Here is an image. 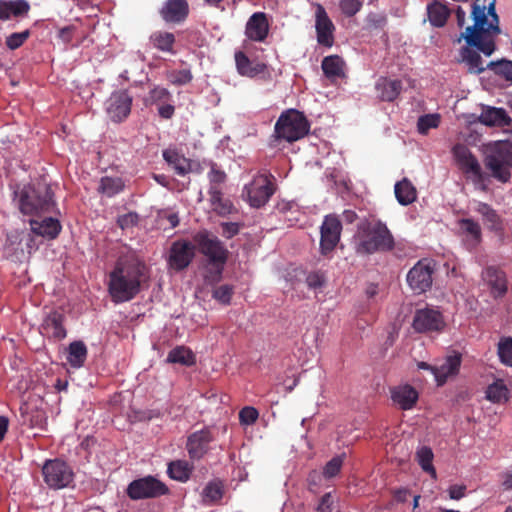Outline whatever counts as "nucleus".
<instances>
[{
	"label": "nucleus",
	"instance_id": "393cba45",
	"mask_svg": "<svg viewBox=\"0 0 512 512\" xmlns=\"http://www.w3.org/2000/svg\"><path fill=\"white\" fill-rule=\"evenodd\" d=\"M479 121L486 126L508 127L512 124V119L505 109L496 107H486L482 110Z\"/></svg>",
	"mask_w": 512,
	"mask_h": 512
},
{
	"label": "nucleus",
	"instance_id": "aec40b11",
	"mask_svg": "<svg viewBox=\"0 0 512 512\" xmlns=\"http://www.w3.org/2000/svg\"><path fill=\"white\" fill-rule=\"evenodd\" d=\"M482 279L490 288V293L494 298H502L507 293V276L499 266H487L482 271Z\"/></svg>",
	"mask_w": 512,
	"mask_h": 512
},
{
	"label": "nucleus",
	"instance_id": "338daca9",
	"mask_svg": "<svg viewBox=\"0 0 512 512\" xmlns=\"http://www.w3.org/2000/svg\"><path fill=\"white\" fill-rule=\"evenodd\" d=\"M74 26H66L59 30L58 37L64 42L69 43L73 38Z\"/></svg>",
	"mask_w": 512,
	"mask_h": 512
},
{
	"label": "nucleus",
	"instance_id": "79ce46f5",
	"mask_svg": "<svg viewBox=\"0 0 512 512\" xmlns=\"http://www.w3.org/2000/svg\"><path fill=\"white\" fill-rule=\"evenodd\" d=\"M223 496L222 486L216 482L208 483L202 492L203 502L213 504L218 502Z\"/></svg>",
	"mask_w": 512,
	"mask_h": 512
},
{
	"label": "nucleus",
	"instance_id": "7ed1b4c3",
	"mask_svg": "<svg viewBox=\"0 0 512 512\" xmlns=\"http://www.w3.org/2000/svg\"><path fill=\"white\" fill-rule=\"evenodd\" d=\"M353 247L360 256L372 255L377 252H388L394 249V237L387 225L379 219L362 220L357 225L353 236Z\"/></svg>",
	"mask_w": 512,
	"mask_h": 512
},
{
	"label": "nucleus",
	"instance_id": "9d476101",
	"mask_svg": "<svg viewBox=\"0 0 512 512\" xmlns=\"http://www.w3.org/2000/svg\"><path fill=\"white\" fill-rule=\"evenodd\" d=\"M45 483L51 489H62L69 486L74 478L72 468L60 459L47 460L42 467Z\"/></svg>",
	"mask_w": 512,
	"mask_h": 512
},
{
	"label": "nucleus",
	"instance_id": "f704fd0d",
	"mask_svg": "<svg viewBox=\"0 0 512 512\" xmlns=\"http://www.w3.org/2000/svg\"><path fill=\"white\" fill-rule=\"evenodd\" d=\"M194 467L186 460H175L168 464L167 473L170 478L186 482L193 471Z\"/></svg>",
	"mask_w": 512,
	"mask_h": 512
},
{
	"label": "nucleus",
	"instance_id": "f3484780",
	"mask_svg": "<svg viewBox=\"0 0 512 512\" xmlns=\"http://www.w3.org/2000/svg\"><path fill=\"white\" fill-rule=\"evenodd\" d=\"M66 316L61 310H51L47 313L40 325V333L55 341H60L67 336L65 328Z\"/></svg>",
	"mask_w": 512,
	"mask_h": 512
},
{
	"label": "nucleus",
	"instance_id": "3c124183",
	"mask_svg": "<svg viewBox=\"0 0 512 512\" xmlns=\"http://www.w3.org/2000/svg\"><path fill=\"white\" fill-rule=\"evenodd\" d=\"M233 295V287L228 284L221 285L216 287L213 290V298L219 301L222 304H229Z\"/></svg>",
	"mask_w": 512,
	"mask_h": 512
},
{
	"label": "nucleus",
	"instance_id": "72a5a7b5",
	"mask_svg": "<svg viewBox=\"0 0 512 512\" xmlns=\"http://www.w3.org/2000/svg\"><path fill=\"white\" fill-rule=\"evenodd\" d=\"M88 355L85 343L81 340L73 341L68 346L67 362L73 368H80L84 365Z\"/></svg>",
	"mask_w": 512,
	"mask_h": 512
},
{
	"label": "nucleus",
	"instance_id": "13d9d810",
	"mask_svg": "<svg viewBox=\"0 0 512 512\" xmlns=\"http://www.w3.org/2000/svg\"><path fill=\"white\" fill-rule=\"evenodd\" d=\"M222 235L230 239L239 233V225L234 222H225L221 224Z\"/></svg>",
	"mask_w": 512,
	"mask_h": 512
},
{
	"label": "nucleus",
	"instance_id": "cd10ccee",
	"mask_svg": "<svg viewBox=\"0 0 512 512\" xmlns=\"http://www.w3.org/2000/svg\"><path fill=\"white\" fill-rule=\"evenodd\" d=\"M29 223L33 233L48 239H55L61 231L60 222L52 217H46L41 221L30 219Z\"/></svg>",
	"mask_w": 512,
	"mask_h": 512
},
{
	"label": "nucleus",
	"instance_id": "f8f14e48",
	"mask_svg": "<svg viewBox=\"0 0 512 512\" xmlns=\"http://www.w3.org/2000/svg\"><path fill=\"white\" fill-rule=\"evenodd\" d=\"M434 268L433 260L426 258L419 260L407 274V282L411 289L417 293H423L430 289Z\"/></svg>",
	"mask_w": 512,
	"mask_h": 512
},
{
	"label": "nucleus",
	"instance_id": "e2e57ef3",
	"mask_svg": "<svg viewBox=\"0 0 512 512\" xmlns=\"http://www.w3.org/2000/svg\"><path fill=\"white\" fill-rule=\"evenodd\" d=\"M212 209L221 216L227 215L232 210V204L228 200H221L219 204H216Z\"/></svg>",
	"mask_w": 512,
	"mask_h": 512
},
{
	"label": "nucleus",
	"instance_id": "c03bdc74",
	"mask_svg": "<svg viewBox=\"0 0 512 512\" xmlns=\"http://www.w3.org/2000/svg\"><path fill=\"white\" fill-rule=\"evenodd\" d=\"M477 212L482 215L483 220L489 225L490 228H496L500 219L496 211L486 203H479Z\"/></svg>",
	"mask_w": 512,
	"mask_h": 512
},
{
	"label": "nucleus",
	"instance_id": "680f3d73",
	"mask_svg": "<svg viewBox=\"0 0 512 512\" xmlns=\"http://www.w3.org/2000/svg\"><path fill=\"white\" fill-rule=\"evenodd\" d=\"M498 73L503 75L507 80L512 81V61L503 60L498 64Z\"/></svg>",
	"mask_w": 512,
	"mask_h": 512
},
{
	"label": "nucleus",
	"instance_id": "f257e3e1",
	"mask_svg": "<svg viewBox=\"0 0 512 512\" xmlns=\"http://www.w3.org/2000/svg\"><path fill=\"white\" fill-rule=\"evenodd\" d=\"M472 19L474 24L466 27L461 33L458 42L464 39L467 47L460 51L462 61L468 65L470 73L480 74L485 68L480 54L471 47L477 48L486 56H490L495 50L493 36L500 33L499 18L495 11V0H491L486 6L475 0L472 4Z\"/></svg>",
	"mask_w": 512,
	"mask_h": 512
},
{
	"label": "nucleus",
	"instance_id": "69168bd1",
	"mask_svg": "<svg viewBox=\"0 0 512 512\" xmlns=\"http://www.w3.org/2000/svg\"><path fill=\"white\" fill-rule=\"evenodd\" d=\"M208 194L210 196V204L213 207L216 204H219L221 200H223V194L219 187L213 186L209 187Z\"/></svg>",
	"mask_w": 512,
	"mask_h": 512
},
{
	"label": "nucleus",
	"instance_id": "423d86ee",
	"mask_svg": "<svg viewBox=\"0 0 512 512\" xmlns=\"http://www.w3.org/2000/svg\"><path fill=\"white\" fill-rule=\"evenodd\" d=\"M483 162L494 179L507 183L511 178L512 142L503 140L487 145Z\"/></svg>",
	"mask_w": 512,
	"mask_h": 512
},
{
	"label": "nucleus",
	"instance_id": "4d7b16f0",
	"mask_svg": "<svg viewBox=\"0 0 512 512\" xmlns=\"http://www.w3.org/2000/svg\"><path fill=\"white\" fill-rule=\"evenodd\" d=\"M318 512H332L333 511V499L331 493H325L318 504Z\"/></svg>",
	"mask_w": 512,
	"mask_h": 512
},
{
	"label": "nucleus",
	"instance_id": "0e129e2a",
	"mask_svg": "<svg viewBox=\"0 0 512 512\" xmlns=\"http://www.w3.org/2000/svg\"><path fill=\"white\" fill-rule=\"evenodd\" d=\"M466 486L464 485H452L449 487V497L453 500H459L464 497Z\"/></svg>",
	"mask_w": 512,
	"mask_h": 512
},
{
	"label": "nucleus",
	"instance_id": "b1692460",
	"mask_svg": "<svg viewBox=\"0 0 512 512\" xmlns=\"http://www.w3.org/2000/svg\"><path fill=\"white\" fill-rule=\"evenodd\" d=\"M461 355L455 353L447 356L440 364L433 368V375L439 386L446 383L448 377L454 376L459 372L461 366Z\"/></svg>",
	"mask_w": 512,
	"mask_h": 512
},
{
	"label": "nucleus",
	"instance_id": "4c0bfd02",
	"mask_svg": "<svg viewBox=\"0 0 512 512\" xmlns=\"http://www.w3.org/2000/svg\"><path fill=\"white\" fill-rule=\"evenodd\" d=\"M124 181L120 177H102L98 190L108 197H112L123 191Z\"/></svg>",
	"mask_w": 512,
	"mask_h": 512
},
{
	"label": "nucleus",
	"instance_id": "5fc2aeb1",
	"mask_svg": "<svg viewBox=\"0 0 512 512\" xmlns=\"http://www.w3.org/2000/svg\"><path fill=\"white\" fill-rule=\"evenodd\" d=\"M226 173L219 168L215 164L212 165L210 172L208 173V179L210 182V187L217 186L223 184L226 181Z\"/></svg>",
	"mask_w": 512,
	"mask_h": 512
},
{
	"label": "nucleus",
	"instance_id": "5701e85b",
	"mask_svg": "<svg viewBox=\"0 0 512 512\" xmlns=\"http://www.w3.org/2000/svg\"><path fill=\"white\" fill-rule=\"evenodd\" d=\"M269 32V23L263 12L254 13L247 21L245 34L252 41L262 42Z\"/></svg>",
	"mask_w": 512,
	"mask_h": 512
},
{
	"label": "nucleus",
	"instance_id": "6e6d98bb",
	"mask_svg": "<svg viewBox=\"0 0 512 512\" xmlns=\"http://www.w3.org/2000/svg\"><path fill=\"white\" fill-rule=\"evenodd\" d=\"M306 283L311 289L320 288L325 283V274L322 271L310 272L306 277Z\"/></svg>",
	"mask_w": 512,
	"mask_h": 512
},
{
	"label": "nucleus",
	"instance_id": "4be33fe9",
	"mask_svg": "<svg viewBox=\"0 0 512 512\" xmlns=\"http://www.w3.org/2000/svg\"><path fill=\"white\" fill-rule=\"evenodd\" d=\"M390 394L393 403L402 410L412 409L419 398V394L416 389L409 384L398 385L390 388Z\"/></svg>",
	"mask_w": 512,
	"mask_h": 512
},
{
	"label": "nucleus",
	"instance_id": "4468645a",
	"mask_svg": "<svg viewBox=\"0 0 512 512\" xmlns=\"http://www.w3.org/2000/svg\"><path fill=\"white\" fill-rule=\"evenodd\" d=\"M132 96L127 90L114 91L105 102V111L115 123L124 121L131 113Z\"/></svg>",
	"mask_w": 512,
	"mask_h": 512
},
{
	"label": "nucleus",
	"instance_id": "6e6552de",
	"mask_svg": "<svg viewBox=\"0 0 512 512\" xmlns=\"http://www.w3.org/2000/svg\"><path fill=\"white\" fill-rule=\"evenodd\" d=\"M126 494L131 500L158 498L169 494L168 486L154 476L148 475L129 483Z\"/></svg>",
	"mask_w": 512,
	"mask_h": 512
},
{
	"label": "nucleus",
	"instance_id": "58836bf2",
	"mask_svg": "<svg viewBox=\"0 0 512 512\" xmlns=\"http://www.w3.org/2000/svg\"><path fill=\"white\" fill-rule=\"evenodd\" d=\"M434 454L430 447L422 446L416 452V460L423 471L436 478V470L433 466Z\"/></svg>",
	"mask_w": 512,
	"mask_h": 512
},
{
	"label": "nucleus",
	"instance_id": "09e8293b",
	"mask_svg": "<svg viewBox=\"0 0 512 512\" xmlns=\"http://www.w3.org/2000/svg\"><path fill=\"white\" fill-rule=\"evenodd\" d=\"M362 0H340L339 7L342 13L347 17H353L362 8Z\"/></svg>",
	"mask_w": 512,
	"mask_h": 512
},
{
	"label": "nucleus",
	"instance_id": "49530a36",
	"mask_svg": "<svg viewBox=\"0 0 512 512\" xmlns=\"http://www.w3.org/2000/svg\"><path fill=\"white\" fill-rule=\"evenodd\" d=\"M30 37V31L15 32L6 37L5 44L10 50H16L21 47Z\"/></svg>",
	"mask_w": 512,
	"mask_h": 512
},
{
	"label": "nucleus",
	"instance_id": "a878e982",
	"mask_svg": "<svg viewBox=\"0 0 512 512\" xmlns=\"http://www.w3.org/2000/svg\"><path fill=\"white\" fill-rule=\"evenodd\" d=\"M30 11L27 0H0V20L7 21L13 17H25Z\"/></svg>",
	"mask_w": 512,
	"mask_h": 512
},
{
	"label": "nucleus",
	"instance_id": "9b49d317",
	"mask_svg": "<svg viewBox=\"0 0 512 512\" xmlns=\"http://www.w3.org/2000/svg\"><path fill=\"white\" fill-rule=\"evenodd\" d=\"M453 156L460 170L471 177L475 184H482L486 180V176L482 168L470 149L464 144H456L453 149Z\"/></svg>",
	"mask_w": 512,
	"mask_h": 512
},
{
	"label": "nucleus",
	"instance_id": "e433bc0d",
	"mask_svg": "<svg viewBox=\"0 0 512 512\" xmlns=\"http://www.w3.org/2000/svg\"><path fill=\"white\" fill-rule=\"evenodd\" d=\"M167 362L183 366H192L195 364L196 358L189 348L177 346L168 353Z\"/></svg>",
	"mask_w": 512,
	"mask_h": 512
},
{
	"label": "nucleus",
	"instance_id": "8fccbe9b",
	"mask_svg": "<svg viewBox=\"0 0 512 512\" xmlns=\"http://www.w3.org/2000/svg\"><path fill=\"white\" fill-rule=\"evenodd\" d=\"M168 79L174 85H185L192 81L193 75L189 69H181L172 71Z\"/></svg>",
	"mask_w": 512,
	"mask_h": 512
},
{
	"label": "nucleus",
	"instance_id": "412c9836",
	"mask_svg": "<svg viewBox=\"0 0 512 512\" xmlns=\"http://www.w3.org/2000/svg\"><path fill=\"white\" fill-rule=\"evenodd\" d=\"M315 17V28L318 43L325 47H331L334 43L333 32L335 30V27L333 22L329 18L326 10L320 4L317 5Z\"/></svg>",
	"mask_w": 512,
	"mask_h": 512
},
{
	"label": "nucleus",
	"instance_id": "39448f33",
	"mask_svg": "<svg viewBox=\"0 0 512 512\" xmlns=\"http://www.w3.org/2000/svg\"><path fill=\"white\" fill-rule=\"evenodd\" d=\"M193 242L195 248L203 254L211 268L209 273L205 276L209 282L219 281L224 269V264L227 260L228 251L223 243L207 230H202L193 235Z\"/></svg>",
	"mask_w": 512,
	"mask_h": 512
},
{
	"label": "nucleus",
	"instance_id": "a211bd4d",
	"mask_svg": "<svg viewBox=\"0 0 512 512\" xmlns=\"http://www.w3.org/2000/svg\"><path fill=\"white\" fill-rule=\"evenodd\" d=\"M194 250L195 246L186 240L173 242L168 258L169 266L176 271L185 269L194 258Z\"/></svg>",
	"mask_w": 512,
	"mask_h": 512
},
{
	"label": "nucleus",
	"instance_id": "bb28decb",
	"mask_svg": "<svg viewBox=\"0 0 512 512\" xmlns=\"http://www.w3.org/2000/svg\"><path fill=\"white\" fill-rule=\"evenodd\" d=\"M149 44L157 51L175 54V34L165 30H156L149 36Z\"/></svg>",
	"mask_w": 512,
	"mask_h": 512
},
{
	"label": "nucleus",
	"instance_id": "2f4dec72",
	"mask_svg": "<svg viewBox=\"0 0 512 512\" xmlns=\"http://www.w3.org/2000/svg\"><path fill=\"white\" fill-rule=\"evenodd\" d=\"M394 192L397 201L403 206L413 203L417 198V190L407 178L395 184Z\"/></svg>",
	"mask_w": 512,
	"mask_h": 512
},
{
	"label": "nucleus",
	"instance_id": "c85d7f7f",
	"mask_svg": "<svg viewBox=\"0 0 512 512\" xmlns=\"http://www.w3.org/2000/svg\"><path fill=\"white\" fill-rule=\"evenodd\" d=\"M163 158L179 176H185L191 171V161L180 154L177 150H164Z\"/></svg>",
	"mask_w": 512,
	"mask_h": 512
},
{
	"label": "nucleus",
	"instance_id": "1a4fd4ad",
	"mask_svg": "<svg viewBox=\"0 0 512 512\" xmlns=\"http://www.w3.org/2000/svg\"><path fill=\"white\" fill-rule=\"evenodd\" d=\"M276 190L275 177L268 174H258L245 186L249 204L254 208L264 206Z\"/></svg>",
	"mask_w": 512,
	"mask_h": 512
},
{
	"label": "nucleus",
	"instance_id": "ddd939ff",
	"mask_svg": "<svg viewBox=\"0 0 512 512\" xmlns=\"http://www.w3.org/2000/svg\"><path fill=\"white\" fill-rule=\"evenodd\" d=\"M342 223L338 216L329 214L324 217L320 227V253L324 256L331 253L340 241Z\"/></svg>",
	"mask_w": 512,
	"mask_h": 512
},
{
	"label": "nucleus",
	"instance_id": "0eeeda50",
	"mask_svg": "<svg viewBox=\"0 0 512 512\" xmlns=\"http://www.w3.org/2000/svg\"><path fill=\"white\" fill-rule=\"evenodd\" d=\"M310 130V123L304 113L296 109L282 112L274 127L277 139L292 143L305 137Z\"/></svg>",
	"mask_w": 512,
	"mask_h": 512
},
{
	"label": "nucleus",
	"instance_id": "774afa93",
	"mask_svg": "<svg viewBox=\"0 0 512 512\" xmlns=\"http://www.w3.org/2000/svg\"><path fill=\"white\" fill-rule=\"evenodd\" d=\"M409 494L410 493H409L408 489L400 488V489H397V490L394 491L393 497H394L395 501L400 502V503H404V502L407 501Z\"/></svg>",
	"mask_w": 512,
	"mask_h": 512
},
{
	"label": "nucleus",
	"instance_id": "a18cd8bd",
	"mask_svg": "<svg viewBox=\"0 0 512 512\" xmlns=\"http://www.w3.org/2000/svg\"><path fill=\"white\" fill-rule=\"evenodd\" d=\"M344 458L345 454L343 453L342 455L335 456L328 461L323 469L324 477L329 479L336 476L342 468Z\"/></svg>",
	"mask_w": 512,
	"mask_h": 512
},
{
	"label": "nucleus",
	"instance_id": "473e14b6",
	"mask_svg": "<svg viewBox=\"0 0 512 512\" xmlns=\"http://www.w3.org/2000/svg\"><path fill=\"white\" fill-rule=\"evenodd\" d=\"M450 13L451 10L439 1H434L427 6L428 20L434 27H443L446 24Z\"/></svg>",
	"mask_w": 512,
	"mask_h": 512
},
{
	"label": "nucleus",
	"instance_id": "f03ea898",
	"mask_svg": "<svg viewBox=\"0 0 512 512\" xmlns=\"http://www.w3.org/2000/svg\"><path fill=\"white\" fill-rule=\"evenodd\" d=\"M146 266L139 260L119 259L109 274L108 291L115 303L132 300L147 277Z\"/></svg>",
	"mask_w": 512,
	"mask_h": 512
},
{
	"label": "nucleus",
	"instance_id": "7c9ffc66",
	"mask_svg": "<svg viewBox=\"0 0 512 512\" xmlns=\"http://www.w3.org/2000/svg\"><path fill=\"white\" fill-rule=\"evenodd\" d=\"M235 62L238 72L243 76L254 77L263 73L266 69V65L264 64H253V62L242 51L235 53Z\"/></svg>",
	"mask_w": 512,
	"mask_h": 512
},
{
	"label": "nucleus",
	"instance_id": "c756f323",
	"mask_svg": "<svg viewBox=\"0 0 512 512\" xmlns=\"http://www.w3.org/2000/svg\"><path fill=\"white\" fill-rule=\"evenodd\" d=\"M379 97L383 101H394L402 91V82L397 79L381 78L376 84Z\"/></svg>",
	"mask_w": 512,
	"mask_h": 512
},
{
	"label": "nucleus",
	"instance_id": "a19ab883",
	"mask_svg": "<svg viewBox=\"0 0 512 512\" xmlns=\"http://www.w3.org/2000/svg\"><path fill=\"white\" fill-rule=\"evenodd\" d=\"M172 95L168 89L160 86H154L148 93L145 99L146 105H160L162 103L170 102Z\"/></svg>",
	"mask_w": 512,
	"mask_h": 512
},
{
	"label": "nucleus",
	"instance_id": "603ef678",
	"mask_svg": "<svg viewBox=\"0 0 512 512\" xmlns=\"http://www.w3.org/2000/svg\"><path fill=\"white\" fill-rule=\"evenodd\" d=\"M461 229L469 234L475 241H480L481 229L480 225L472 219H462L460 221Z\"/></svg>",
	"mask_w": 512,
	"mask_h": 512
},
{
	"label": "nucleus",
	"instance_id": "20e7f679",
	"mask_svg": "<svg viewBox=\"0 0 512 512\" xmlns=\"http://www.w3.org/2000/svg\"><path fill=\"white\" fill-rule=\"evenodd\" d=\"M13 200L19 211L27 216L51 213L56 207L54 193L50 185L43 180L17 186Z\"/></svg>",
	"mask_w": 512,
	"mask_h": 512
},
{
	"label": "nucleus",
	"instance_id": "2eb2a0df",
	"mask_svg": "<svg viewBox=\"0 0 512 512\" xmlns=\"http://www.w3.org/2000/svg\"><path fill=\"white\" fill-rule=\"evenodd\" d=\"M412 326L419 333L441 332L445 327V321L440 311L424 308L415 312Z\"/></svg>",
	"mask_w": 512,
	"mask_h": 512
},
{
	"label": "nucleus",
	"instance_id": "dca6fc26",
	"mask_svg": "<svg viewBox=\"0 0 512 512\" xmlns=\"http://www.w3.org/2000/svg\"><path fill=\"white\" fill-rule=\"evenodd\" d=\"M213 441L214 436L209 427L191 433L186 442V449L190 459H202L210 450V443Z\"/></svg>",
	"mask_w": 512,
	"mask_h": 512
},
{
	"label": "nucleus",
	"instance_id": "c9c22d12",
	"mask_svg": "<svg viewBox=\"0 0 512 512\" xmlns=\"http://www.w3.org/2000/svg\"><path fill=\"white\" fill-rule=\"evenodd\" d=\"M344 61L338 55H330L322 60V70L326 77L335 78L344 76Z\"/></svg>",
	"mask_w": 512,
	"mask_h": 512
},
{
	"label": "nucleus",
	"instance_id": "ea45409f",
	"mask_svg": "<svg viewBox=\"0 0 512 512\" xmlns=\"http://www.w3.org/2000/svg\"><path fill=\"white\" fill-rule=\"evenodd\" d=\"M441 116L438 113L425 114L418 118L417 130L422 135H427L430 129L438 128Z\"/></svg>",
	"mask_w": 512,
	"mask_h": 512
},
{
	"label": "nucleus",
	"instance_id": "052dcab7",
	"mask_svg": "<svg viewBox=\"0 0 512 512\" xmlns=\"http://www.w3.org/2000/svg\"><path fill=\"white\" fill-rule=\"evenodd\" d=\"M175 113V107L169 102L162 103L158 107V114L163 119H171Z\"/></svg>",
	"mask_w": 512,
	"mask_h": 512
},
{
	"label": "nucleus",
	"instance_id": "6ab92c4d",
	"mask_svg": "<svg viewBox=\"0 0 512 512\" xmlns=\"http://www.w3.org/2000/svg\"><path fill=\"white\" fill-rule=\"evenodd\" d=\"M190 7L187 0H166L159 10V15L167 24H181L189 16Z\"/></svg>",
	"mask_w": 512,
	"mask_h": 512
},
{
	"label": "nucleus",
	"instance_id": "bf43d9fd",
	"mask_svg": "<svg viewBox=\"0 0 512 512\" xmlns=\"http://www.w3.org/2000/svg\"><path fill=\"white\" fill-rule=\"evenodd\" d=\"M137 221H138V215L136 213H128V214H125V215L119 217L118 224L120 225L121 228L124 229V228L135 225L137 223Z\"/></svg>",
	"mask_w": 512,
	"mask_h": 512
},
{
	"label": "nucleus",
	"instance_id": "de8ad7c7",
	"mask_svg": "<svg viewBox=\"0 0 512 512\" xmlns=\"http://www.w3.org/2000/svg\"><path fill=\"white\" fill-rule=\"evenodd\" d=\"M487 397L489 400L500 402L507 397V388L501 382H495L488 386Z\"/></svg>",
	"mask_w": 512,
	"mask_h": 512
},
{
	"label": "nucleus",
	"instance_id": "864d4df0",
	"mask_svg": "<svg viewBox=\"0 0 512 512\" xmlns=\"http://www.w3.org/2000/svg\"><path fill=\"white\" fill-rule=\"evenodd\" d=\"M259 417V412L256 408L246 406L239 412V421L242 425H252Z\"/></svg>",
	"mask_w": 512,
	"mask_h": 512
},
{
	"label": "nucleus",
	"instance_id": "37998d69",
	"mask_svg": "<svg viewBox=\"0 0 512 512\" xmlns=\"http://www.w3.org/2000/svg\"><path fill=\"white\" fill-rule=\"evenodd\" d=\"M497 353L500 361L506 366L512 367V338H502L497 347Z\"/></svg>",
	"mask_w": 512,
	"mask_h": 512
}]
</instances>
